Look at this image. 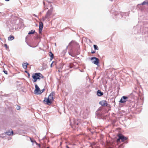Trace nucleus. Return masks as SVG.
<instances>
[{
    "instance_id": "1",
    "label": "nucleus",
    "mask_w": 148,
    "mask_h": 148,
    "mask_svg": "<svg viewBox=\"0 0 148 148\" xmlns=\"http://www.w3.org/2000/svg\"><path fill=\"white\" fill-rule=\"evenodd\" d=\"M79 48V46L77 42L72 41L66 47V49L68 48L69 49L68 52L69 55L72 57H74L80 53Z\"/></svg>"
},
{
    "instance_id": "2",
    "label": "nucleus",
    "mask_w": 148,
    "mask_h": 148,
    "mask_svg": "<svg viewBox=\"0 0 148 148\" xmlns=\"http://www.w3.org/2000/svg\"><path fill=\"white\" fill-rule=\"evenodd\" d=\"M55 93L54 92H52L49 95L48 98L45 97L44 100V101L46 102V104L49 105L52 103V101L53 100V96Z\"/></svg>"
},
{
    "instance_id": "3",
    "label": "nucleus",
    "mask_w": 148,
    "mask_h": 148,
    "mask_svg": "<svg viewBox=\"0 0 148 148\" xmlns=\"http://www.w3.org/2000/svg\"><path fill=\"white\" fill-rule=\"evenodd\" d=\"M32 77L34 79L33 82H36L37 80H40L41 78H43V76L40 73H37L33 74Z\"/></svg>"
},
{
    "instance_id": "4",
    "label": "nucleus",
    "mask_w": 148,
    "mask_h": 148,
    "mask_svg": "<svg viewBox=\"0 0 148 148\" xmlns=\"http://www.w3.org/2000/svg\"><path fill=\"white\" fill-rule=\"evenodd\" d=\"M50 6L51 7V8L48 10L45 17H42V20L43 21H44L46 19H49L51 18V15L52 12L53 11V8L51 7L52 5L50 4Z\"/></svg>"
},
{
    "instance_id": "5",
    "label": "nucleus",
    "mask_w": 148,
    "mask_h": 148,
    "mask_svg": "<svg viewBox=\"0 0 148 148\" xmlns=\"http://www.w3.org/2000/svg\"><path fill=\"white\" fill-rule=\"evenodd\" d=\"M118 138L117 140V142L118 143H120V140H121L122 142H123L127 139V138L121 134H119L118 135Z\"/></svg>"
},
{
    "instance_id": "6",
    "label": "nucleus",
    "mask_w": 148,
    "mask_h": 148,
    "mask_svg": "<svg viewBox=\"0 0 148 148\" xmlns=\"http://www.w3.org/2000/svg\"><path fill=\"white\" fill-rule=\"evenodd\" d=\"M95 60L93 61L92 62L94 64L98 66L99 64V59L95 57H91V60Z\"/></svg>"
},
{
    "instance_id": "7",
    "label": "nucleus",
    "mask_w": 148,
    "mask_h": 148,
    "mask_svg": "<svg viewBox=\"0 0 148 148\" xmlns=\"http://www.w3.org/2000/svg\"><path fill=\"white\" fill-rule=\"evenodd\" d=\"M35 89L34 91V94L37 95H39L38 93H39L40 88L36 84L35 85Z\"/></svg>"
},
{
    "instance_id": "8",
    "label": "nucleus",
    "mask_w": 148,
    "mask_h": 148,
    "mask_svg": "<svg viewBox=\"0 0 148 148\" xmlns=\"http://www.w3.org/2000/svg\"><path fill=\"white\" fill-rule=\"evenodd\" d=\"M127 97L123 96L121 98L119 102L121 103H124L127 101Z\"/></svg>"
},
{
    "instance_id": "9",
    "label": "nucleus",
    "mask_w": 148,
    "mask_h": 148,
    "mask_svg": "<svg viewBox=\"0 0 148 148\" xmlns=\"http://www.w3.org/2000/svg\"><path fill=\"white\" fill-rule=\"evenodd\" d=\"M77 64V63L75 62L73 63H70L68 64V66L70 68H75V66Z\"/></svg>"
},
{
    "instance_id": "10",
    "label": "nucleus",
    "mask_w": 148,
    "mask_h": 148,
    "mask_svg": "<svg viewBox=\"0 0 148 148\" xmlns=\"http://www.w3.org/2000/svg\"><path fill=\"white\" fill-rule=\"evenodd\" d=\"M99 103L102 106H108V105L107 103V102L106 101H102L99 102Z\"/></svg>"
},
{
    "instance_id": "11",
    "label": "nucleus",
    "mask_w": 148,
    "mask_h": 148,
    "mask_svg": "<svg viewBox=\"0 0 148 148\" xmlns=\"http://www.w3.org/2000/svg\"><path fill=\"white\" fill-rule=\"evenodd\" d=\"M5 134L9 136H10L13 134V132L11 130V131L10 130H9L7 131Z\"/></svg>"
},
{
    "instance_id": "12",
    "label": "nucleus",
    "mask_w": 148,
    "mask_h": 148,
    "mask_svg": "<svg viewBox=\"0 0 148 148\" xmlns=\"http://www.w3.org/2000/svg\"><path fill=\"white\" fill-rule=\"evenodd\" d=\"M97 95L99 96H101L103 95V93L100 90H98L97 91Z\"/></svg>"
},
{
    "instance_id": "13",
    "label": "nucleus",
    "mask_w": 148,
    "mask_h": 148,
    "mask_svg": "<svg viewBox=\"0 0 148 148\" xmlns=\"http://www.w3.org/2000/svg\"><path fill=\"white\" fill-rule=\"evenodd\" d=\"M146 4L148 5V0L144 1L143 3H141L140 4H138V5L137 6H138L139 5H144Z\"/></svg>"
},
{
    "instance_id": "14",
    "label": "nucleus",
    "mask_w": 148,
    "mask_h": 148,
    "mask_svg": "<svg viewBox=\"0 0 148 148\" xmlns=\"http://www.w3.org/2000/svg\"><path fill=\"white\" fill-rule=\"evenodd\" d=\"M28 64L27 62L23 63L22 64L23 68L25 69H26L27 68V65Z\"/></svg>"
},
{
    "instance_id": "15",
    "label": "nucleus",
    "mask_w": 148,
    "mask_h": 148,
    "mask_svg": "<svg viewBox=\"0 0 148 148\" xmlns=\"http://www.w3.org/2000/svg\"><path fill=\"white\" fill-rule=\"evenodd\" d=\"M43 27V23L40 21L39 22V29H42Z\"/></svg>"
},
{
    "instance_id": "16",
    "label": "nucleus",
    "mask_w": 148,
    "mask_h": 148,
    "mask_svg": "<svg viewBox=\"0 0 148 148\" xmlns=\"http://www.w3.org/2000/svg\"><path fill=\"white\" fill-rule=\"evenodd\" d=\"M49 55L51 57V60L53 57V55L51 51H50L49 53Z\"/></svg>"
},
{
    "instance_id": "17",
    "label": "nucleus",
    "mask_w": 148,
    "mask_h": 148,
    "mask_svg": "<svg viewBox=\"0 0 148 148\" xmlns=\"http://www.w3.org/2000/svg\"><path fill=\"white\" fill-rule=\"evenodd\" d=\"M14 38V37L13 36H11L8 37V40L11 41L13 40Z\"/></svg>"
},
{
    "instance_id": "18",
    "label": "nucleus",
    "mask_w": 148,
    "mask_h": 148,
    "mask_svg": "<svg viewBox=\"0 0 148 148\" xmlns=\"http://www.w3.org/2000/svg\"><path fill=\"white\" fill-rule=\"evenodd\" d=\"M35 32V30H32L31 31H30V32H29V33H28L29 34H34V33Z\"/></svg>"
},
{
    "instance_id": "19",
    "label": "nucleus",
    "mask_w": 148,
    "mask_h": 148,
    "mask_svg": "<svg viewBox=\"0 0 148 148\" xmlns=\"http://www.w3.org/2000/svg\"><path fill=\"white\" fill-rule=\"evenodd\" d=\"M45 90V88H43L41 90H40L39 93H38L39 95H40L41 94H42V93H43Z\"/></svg>"
},
{
    "instance_id": "20",
    "label": "nucleus",
    "mask_w": 148,
    "mask_h": 148,
    "mask_svg": "<svg viewBox=\"0 0 148 148\" xmlns=\"http://www.w3.org/2000/svg\"><path fill=\"white\" fill-rule=\"evenodd\" d=\"M93 47H94V49L95 50H98V46L96 45H93Z\"/></svg>"
},
{
    "instance_id": "21",
    "label": "nucleus",
    "mask_w": 148,
    "mask_h": 148,
    "mask_svg": "<svg viewBox=\"0 0 148 148\" xmlns=\"http://www.w3.org/2000/svg\"><path fill=\"white\" fill-rule=\"evenodd\" d=\"M20 108H21V107L20 106L17 105L16 108L17 110H19Z\"/></svg>"
},
{
    "instance_id": "22",
    "label": "nucleus",
    "mask_w": 148,
    "mask_h": 148,
    "mask_svg": "<svg viewBox=\"0 0 148 148\" xmlns=\"http://www.w3.org/2000/svg\"><path fill=\"white\" fill-rule=\"evenodd\" d=\"M35 143H36V144L38 145L39 147H40V144L38 143L36 141H34Z\"/></svg>"
},
{
    "instance_id": "23",
    "label": "nucleus",
    "mask_w": 148,
    "mask_h": 148,
    "mask_svg": "<svg viewBox=\"0 0 148 148\" xmlns=\"http://www.w3.org/2000/svg\"><path fill=\"white\" fill-rule=\"evenodd\" d=\"M74 124V125H75V127H77L76 125H78L79 123H77L76 122H75Z\"/></svg>"
},
{
    "instance_id": "24",
    "label": "nucleus",
    "mask_w": 148,
    "mask_h": 148,
    "mask_svg": "<svg viewBox=\"0 0 148 148\" xmlns=\"http://www.w3.org/2000/svg\"><path fill=\"white\" fill-rule=\"evenodd\" d=\"M4 47L6 48L7 49L8 48L7 44H5V45H4Z\"/></svg>"
},
{
    "instance_id": "25",
    "label": "nucleus",
    "mask_w": 148,
    "mask_h": 148,
    "mask_svg": "<svg viewBox=\"0 0 148 148\" xmlns=\"http://www.w3.org/2000/svg\"><path fill=\"white\" fill-rule=\"evenodd\" d=\"M30 139L32 143H35V142H34V141H35V140H33L31 138H30Z\"/></svg>"
},
{
    "instance_id": "26",
    "label": "nucleus",
    "mask_w": 148,
    "mask_h": 148,
    "mask_svg": "<svg viewBox=\"0 0 148 148\" xmlns=\"http://www.w3.org/2000/svg\"><path fill=\"white\" fill-rule=\"evenodd\" d=\"M42 29H39V34H41L42 32Z\"/></svg>"
},
{
    "instance_id": "27",
    "label": "nucleus",
    "mask_w": 148,
    "mask_h": 148,
    "mask_svg": "<svg viewBox=\"0 0 148 148\" xmlns=\"http://www.w3.org/2000/svg\"><path fill=\"white\" fill-rule=\"evenodd\" d=\"M4 73L6 74H8V72H7V71H3Z\"/></svg>"
},
{
    "instance_id": "28",
    "label": "nucleus",
    "mask_w": 148,
    "mask_h": 148,
    "mask_svg": "<svg viewBox=\"0 0 148 148\" xmlns=\"http://www.w3.org/2000/svg\"><path fill=\"white\" fill-rule=\"evenodd\" d=\"M91 53H92V54H93V53H95V51H91Z\"/></svg>"
},
{
    "instance_id": "29",
    "label": "nucleus",
    "mask_w": 148,
    "mask_h": 148,
    "mask_svg": "<svg viewBox=\"0 0 148 148\" xmlns=\"http://www.w3.org/2000/svg\"><path fill=\"white\" fill-rule=\"evenodd\" d=\"M63 52L64 53V54L66 52V51L65 50H64Z\"/></svg>"
},
{
    "instance_id": "30",
    "label": "nucleus",
    "mask_w": 148,
    "mask_h": 148,
    "mask_svg": "<svg viewBox=\"0 0 148 148\" xmlns=\"http://www.w3.org/2000/svg\"><path fill=\"white\" fill-rule=\"evenodd\" d=\"M27 74H28V77H29L30 76V74H29V73H27Z\"/></svg>"
},
{
    "instance_id": "31",
    "label": "nucleus",
    "mask_w": 148,
    "mask_h": 148,
    "mask_svg": "<svg viewBox=\"0 0 148 148\" xmlns=\"http://www.w3.org/2000/svg\"><path fill=\"white\" fill-rule=\"evenodd\" d=\"M33 15H34V16H35V17H37V16L36 15H35V14H34Z\"/></svg>"
},
{
    "instance_id": "32",
    "label": "nucleus",
    "mask_w": 148,
    "mask_h": 148,
    "mask_svg": "<svg viewBox=\"0 0 148 148\" xmlns=\"http://www.w3.org/2000/svg\"><path fill=\"white\" fill-rule=\"evenodd\" d=\"M43 3L44 4V6H45V2L44 1H43Z\"/></svg>"
},
{
    "instance_id": "33",
    "label": "nucleus",
    "mask_w": 148,
    "mask_h": 148,
    "mask_svg": "<svg viewBox=\"0 0 148 148\" xmlns=\"http://www.w3.org/2000/svg\"><path fill=\"white\" fill-rule=\"evenodd\" d=\"M25 73H29L27 72V71H25Z\"/></svg>"
},
{
    "instance_id": "34",
    "label": "nucleus",
    "mask_w": 148,
    "mask_h": 148,
    "mask_svg": "<svg viewBox=\"0 0 148 148\" xmlns=\"http://www.w3.org/2000/svg\"><path fill=\"white\" fill-rule=\"evenodd\" d=\"M66 147L67 148H70V147H68L67 145L66 146Z\"/></svg>"
},
{
    "instance_id": "35",
    "label": "nucleus",
    "mask_w": 148,
    "mask_h": 148,
    "mask_svg": "<svg viewBox=\"0 0 148 148\" xmlns=\"http://www.w3.org/2000/svg\"><path fill=\"white\" fill-rule=\"evenodd\" d=\"M10 0H5V1H10Z\"/></svg>"
},
{
    "instance_id": "36",
    "label": "nucleus",
    "mask_w": 148,
    "mask_h": 148,
    "mask_svg": "<svg viewBox=\"0 0 148 148\" xmlns=\"http://www.w3.org/2000/svg\"><path fill=\"white\" fill-rule=\"evenodd\" d=\"M52 63L51 65V67H52Z\"/></svg>"
},
{
    "instance_id": "37",
    "label": "nucleus",
    "mask_w": 148,
    "mask_h": 148,
    "mask_svg": "<svg viewBox=\"0 0 148 148\" xmlns=\"http://www.w3.org/2000/svg\"><path fill=\"white\" fill-rule=\"evenodd\" d=\"M100 110V108H99V109L98 110V111H99Z\"/></svg>"
},
{
    "instance_id": "38",
    "label": "nucleus",
    "mask_w": 148,
    "mask_h": 148,
    "mask_svg": "<svg viewBox=\"0 0 148 148\" xmlns=\"http://www.w3.org/2000/svg\"><path fill=\"white\" fill-rule=\"evenodd\" d=\"M86 110L87 111V112H88V110L87 109H86Z\"/></svg>"
},
{
    "instance_id": "39",
    "label": "nucleus",
    "mask_w": 148,
    "mask_h": 148,
    "mask_svg": "<svg viewBox=\"0 0 148 148\" xmlns=\"http://www.w3.org/2000/svg\"><path fill=\"white\" fill-rule=\"evenodd\" d=\"M42 14V13L41 12H40V14Z\"/></svg>"
},
{
    "instance_id": "40",
    "label": "nucleus",
    "mask_w": 148,
    "mask_h": 148,
    "mask_svg": "<svg viewBox=\"0 0 148 148\" xmlns=\"http://www.w3.org/2000/svg\"><path fill=\"white\" fill-rule=\"evenodd\" d=\"M36 26H38V25H37V24H36Z\"/></svg>"
},
{
    "instance_id": "41",
    "label": "nucleus",
    "mask_w": 148,
    "mask_h": 148,
    "mask_svg": "<svg viewBox=\"0 0 148 148\" xmlns=\"http://www.w3.org/2000/svg\"><path fill=\"white\" fill-rule=\"evenodd\" d=\"M29 46H30V47H32V46H30V45H29Z\"/></svg>"
},
{
    "instance_id": "42",
    "label": "nucleus",
    "mask_w": 148,
    "mask_h": 148,
    "mask_svg": "<svg viewBox=\"0 0 148 148\" xmlns=\"http://www.w3.org/2000/svg\"><path fill=\"white\" fill-rule=\"evenodd\" d=\"M47 148H49V147H47Z\"/></svg>"
},
{
    "instance_id": "43",
    "label": "nucleus",
    "mask_w": 148,
    "mask_h": 148,
    "mask_svg": "<svg viewBox=\"0 0 148 148\" xmlns=\"http://www.w3.org/2000/svg\"><path fill=\"white\" fill-rule=\"evenodd\" d=\"M111 0V1H112V0Z\"/></svg>"
}]
</instances>
